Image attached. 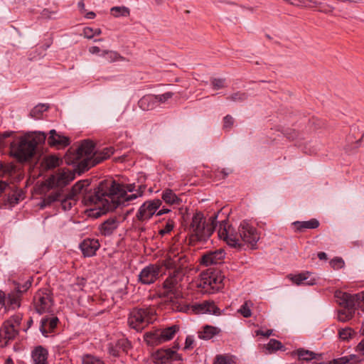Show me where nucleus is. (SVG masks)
I'll return each mask as SVG.
<instances>
[{
    "instance_id": "f257e3e1",
    "label": "nucleus",
    "mask_w": 364,
    "mask_h": 364,
    "mask_svg": "<svg viewBox=\"0 0 364 364\" xmlns=\"http://www.w3.org/2000/svg\"><path fill=\"white\" fill-rule=\"evenodd\" d=\"M163 267L169 271L168 277L162 284L163 289L166 291L164 296H168V294H173L176 291L183 277L188 272V258L183 253H171L161 262L144 267L138 276L139 282L144 285L154 284L165 274H161Z\"/></svg>"
},
{
    "instance_id": "f03ea898",
    "label": "nucleus",
    "mask_w": 364,
    "mask_h": 364,
    "mask_svg": "<svg viewBox=\"0 0 364 364\" xmlns=\"http://www.w3.org/2000/svg\"><path fill=\"white\" fill-rule=\"evenodd\" d=\"M90 181L82 180L77 182L72 188L70 193L75 198L82 195V202L87 206H95L93 215L97 218L109 211L117 208L119 203L116 195L122 196L124 191L119 188V183L112 180H105L100 183L93 191L89 188Z\"/></svg>"
},
{
    "instance_id": "7ed1b4c3",
    "label": "nucleus",
    "mask_w": 364,
    "mask_h": 364,
    "mask_svg": "<svg viewBox=\"0 0 364 364\" xmlns=\"http://www.w3.org/2000/svg\"><path fill=\"white\" fill-rule=\"evenodd\" d=\"M46 134L43 132H28L16 138L10 144V153L19 162L31 159L36 151L38 145L43 144Z\"/></svg>"
},
{
    "instance_id": "20e7f679",
    "label": "nucleus",
    "mask_w": 364,
    "mask_h": 364,
    "mask_svg": "<svg viewBox=\"0 0 364 364\" xmlns=\"http://www.w3.org/2000/svg\"><path fill=\"white\" fill-rule=\"evenodd\" d=\"M216 218V215L211 216L208 222H206L202 213H196L188 228L190 243L206 241L215 230Z\"/></svg>"
},
{
    "instance_id": "39448f33",
    "label": "nucleus",
    "mask_w": 364,
    "mask_h": 364,
    "mask_svg": "<svg viewBox=\"0 0 364 364\" xmlns=\"http://www.w3.org/2000/svg\"><path fill=\"white\" fill-rule=\"evenodd\" d=\"M224 279L220 271L208 269L200 274L197 286L203 294H214L224 287Z\"/></svg>"
},
{
    "instance_id": "423d86ee",
    "label": "nucleus",
    "mask_w": 364,
    "mask_h": 364,
    "mask_svg": "<svg viewBox=\"0 0 364 364\" xmlns=\"http://www.w3.org/2000/svg\"><path fill=\"white\" fill-rule=\"evenodd\" d=\"M95 145L91 141H84L77 149L70 148L66 157L70 160L68 163L78 162L79 168L82 171L88 170L90 168L83 167L82 163L87 159H94Z\"/></svg>"
},
{
    "instance_id": "0eeeda50",
    "label": "nucleus",
    "mask_w": 364,
    "mask_h": 364,
    "mask_svg": "<svg viewBox=\"0 0 364 364\" xmlns=\"http://www.w3.org/2000/svg\"><path fill=\"white\" fill-rule=\"evenodd\" d=\"M57 200L60 201L62 208L64 210H69L75 205L77 198L70 193L65 197H63V191L57 190L50 193L43 199L41 207L44 208Z\"/></svg>"
},
{
    "instance_id": "6e6552de",
    "label": "nucleus",
    "mask_w": 364,
    "mask_h": 364,
    "mask_svg": "<svg viewBox=\"0 0 364 364\" xmlns=\"http://www.w3.org/2000/svg\"><path fill=\"white\" fill-rule=\"evenodd\" d=\"M53 300L48 289L38 290L33 296V306L37 313L43 314L52 311Z\"/></svg>"
},
{
    "instance_id": "1a4fd4ad",
    "label": "nucleus",
    "mask_w": 364,
    "mask_h": 364,
    "mask_svg": "<svg viewBox=\"0 0 364 364\" xmlns=\"http://www.w3.org/2000/svg\"><path fill=\"white\" fill-rule=\"evenodd\" d=\"M75 178V173L70 170L63 168L51 175L47 180L48 186L53 188H63Z\"/></svg>"
},
{
    "instance_id": "9d476101",
    "label": "nucleus",
    "mask_w": 364,
    "mask_h": 364,
    "mask_svg": "<svg viewBox=\"0 0 364 364\" xmlns=\"http://www.w3.org/2000/svg\"><path fill=\"white\" fill-rule=\"evenodd\" d=\"M161 205L159 199L147 200L144 203L136 214V219L140 223H146L155 214Z\"/></svg>"
},
{
    "instance_id": "9b49d317",
    "label": "nucleus",
    "mask_w": 364,
    "mask_h": 364,
    "mask_svg": "<svg viewBox=\"0 0 364 364\" xmlns=\"http://www.w3.org/2000/svg\"><path fill=\"white\" fill-rule=\"evenodd\" d=\"M239 233L242 241L252 246L256 245L260 237L257 229L246 221L240 223Z\"/></svg>"
},
{
    "instance_id": "f8f14e48",
    "label": "nucleus",
    "mask_w": 364,
    "mask_h": 364,
    "mask_svg": "<svg viewBox=\"0 0 364 364\" xmlns=\"http://www.w3.org/2000/svg\"><path fill=\"white\" fill-rule=\"evenodd\" d=\"M218 236L220 239L225 240L227 244L232 247H241V237L240 233L234 232L233 230L228 226L226 228L225 224H221L218 230Z\"/></svg>"
},
{
    "instance_id": "ddd939ff",
    "label": "nucleus",
    "mask_w": 364,
    "mask_h": 364,
    "mask_svg": "<svg viewBox=\"0 0 364 364\" xmlns=\"http://www.w3.org/2000/svg\"><path fill=\"white\" fill-rule=\"evenodd\" d=\"M19 329L11 326L8 323H3L0 328V347H6L10 341L16 338Z\"/></svg>"
},
{
    "instance_id": "4468645a",
    "label": "nucleus",
    "mask_w": 364,
    "mask_h": 364,
    "mask_svg": "<svg viewBox=\"0 0 364 364\" xmlns=\"http://www.w3.org/2000/svg\"><path fill=\"white\" fill-rule=\"evenodd\" d=\"M0 172L3 176H7L14 181H19L23 178L21 168L14 163L0 161Z\"/></svg>"
},
{
    "instance_id": "2eb2a0df",
    "label": "nucleus",
    "mask_w": 364,
    "mask_h": 364,
    "mask_svg": "<svg viewBox=\"0 0 364 364\" xmlns=\"http://www.w3.org/2000/svg\"><path fill=\"white\" fill-rule=\"evenodd\" d=\"M114 152V149L112 146L105 147L101 151H96L94 154V159H87L83 161V167L91 168L109 158Z\"/></svg>"
},
{
    "instance_id": "dca6fc26",
    "label": "nucleus",
    "mask_w": 364,
    "mask_h": 364,
    "mask_svg": "<svg viewBox=\"0 0 364 364\" xmlns=\"http://www.w3.org/2000/svg\"><path fill=\"white\" fill-rule=\"evenodd\" d=\"M141 309L134 308L129 314L128 324L136 331H141L147 326V320L141 318Z\"/></svg>"
},
{
    "instance_id": "f3484780",
    "label": "nucleus",
    "mask_w": 364,
    "mask_h": 364,
    "mask_svg": "<svg viewBox=\"0 0 364 364\" xmlns=\"http://www.w3.org/2000/svg\"><path fill=\"white\" fill-rule=\"evenodd\" d=\"M154 362L156 364H163L168 361H174L179 359L178 353L171 349H159L154 354Z\"/></svg>"
},
{
    "instance_id": "a211bd4d",
    "label": "nucleus",
    "mask_w": 364,
    "mask_h": 364,
    "mask_svg": "<svg viewBox=\"0 0 364 364\" xmlns=\"http://www.w3.org/2000/svg\"><path fill=\"white\" fill-rule=\"evenodd\" d=\"M225 257V252L219 249L215 251H210L204 254L200 259V264L205 266L220 263Z\"/></svg>"
},
{
    "instance_id": "6ab92c4d",
    "label": "nucleus",
    "mask_w": 364,
    "mask_h": 364,
    "mask_svg": "<svg viewBox=\"0 0 364 364\" xmlns=\"http://www.w3.org/2000/svg\"><path fill=\"white\" fill-rule=\"evenodd\" d=\"M49 134L47 141L48 145L51 147L60 149L66 147L70 144L69 138L59 134L55 129L50 130Z\"/></svg>"
},
{
    "instance_id": "aec40b11",
    "label": "nucleus",
    "mask_w": 364,
    "mask_h": 364,
    "mask_svg": "<svg viewBox=\"0 0 364 364\" xmlns=\"http://www.w3.org/2000/svg\"><path fill=\"white\" fill-rule=\"evenodd\" d=\"M100 247V242L97 239L87 238L80 244V249L85 257L94 256Z\"/></svg>"
},
{
    "instance_id": "412c9836",
    "label": "nucleus",
    "mask_w": 364,
    "mask_h": 364,
    "mask_svg": "<svg viewBox=\"0 0 364 364\" xmlns=\"http://www.w3.org/2000/svg\"><path fill=\"white\" fill-rule=\"evenodd\" d=\"M192 311L196 314L209 313L215 315L220 314V309L213 301H204L200 304H195L191 306Z\"/></svg>"
},
{
    "instance_id": "4be33fe9",
    "label": "nucleus",
    "mask_w": 364,
    "mask_h": 364,
    "mask_svg": "<svg viewBox=\"0 0 364 364\" xmlns=\"http://www.w3.org/2000/svg\"><path fill=\"white\" fill-rule=\"evenodd\" d=\"M48 350L42 346L35 347L31 351L32 364H49Z\"/></svg>"
},
{
    "instance_id": "5701e85b",
    "label": "nucleus",
    "mask_w": 364,
    "mask_h": 364,
    "mask_svg": "<svg viewBox=\"0 0 364 364\" xmlns=\"http://www.w3.org/2000/svg\"><path fill=\"white\" fill-rule=\"evenodd\" d=\"M288 277L296 285L313 286L316 283V279L312 277V274L309 272L296 275L289 274Z\"/></svg>"
},
{
    "instance_id": "b1692460",
    "label": "nucleus",
    "mask_w": 364,
    "mask_h": 364,
    "mask_svg": "<svg viewBox=\"0 0 364 364\" xmlns=\"http://www.w3.org/2000/svg\"><path fill=\"white\" fill-rule=\"evenodd\" d=\"M58 318L56 316L43 318L41 321L40 331L42 334L48 337L50 333L54 332L58 323Z\"/></svg>"
},
{
    "instance_id": "393cba45",
    "label": "nucleus",
    "mask_w": 364,
    "mask_h": 364,
    "mask_svg": "<svg viewBox=\"0 0 364 364\" xmlns=\"http://www.w3.org/2000/svg\"><path fill=\"white\" fill-rule=\"evenodd\" d=\"M335 297L339 305L350 309L355 307V294H350L338 290L335 292Z\"/></svg>"
},
{
    "instance_id": "a878e982",
    "label": "nucleus",
    "mask_w": 364,
    "mask_h": 364,
    "mask_svg": "<svg viewBox=\"0 0 364 364\" xmlns=\"http://www.w3.org/2000/svg\"><path fill=\"white\" fill-rule=\"evenodd\" d=\"M23 198V192L21 189L17 188L15 185L12 184L11 192H9L4 200L11 206L18 204L21 200Z\"/></svg>"
},
{
    "instance_id": "bb28decb",
    "label": "nucleus",
    "mask_w": 364,
    "mask_h": 364,
    "mask_svg": "<svg viewBox=\"0 0 364 364\" xmlns=\"http://www.w3.org/2000/svg\"><path fill=\"white\" fill-rule=\"evenodd\" d=\"M119 222L116 218H109L100 226V233L104 236L111 235L117 228Z\"/></svg>"
},
{
    "instance_id": "cd10ccee",
    "label": "nucleus",
    "mask_w": 364,
    "mask_h": 364,
    "mask_svg": "<svg viewBox=\"0 0 364 364\" xmlns=\"http://www.w3.org/2000/svg\"><path fill=\"white\" fill-rule=\"evenodd\" d=\"M139 107L144 111L154 109L156 105V100L154 95H146L142 97L138 102Z\"/></svg>"
},
{
    "instance_id": "c85d7f7f",
    "label": "nucleus",
    "mask_w": 364,
    "mask_h": 364,
    "mask_svg": "<svg viewBox=\"0 0 364 364\" xmlns=\"http://www.w3.org/2000/svg\"><path fill=\"white\" fill-rule=\"evenodd\" d=\"M297 232H303L305 229H316L319 226L317 219L313 218L309 221H295L292 223Z\"/></svg>"
},
{
    "instance_id": "c756f323",
    "label": "nucleus",
    "mask_w": 364,
    "mask_h": 364,
    "mask_svg": "<svg viewBox=\"0 0 364 364\" xmlns=\"http://www.w3.org/2000/svg\"><path fill=\"white\" fill-rule=\"evenodd\" d=\"M19 292H12L9 294L8 296L6 297V307L5 311L10 309H16L20 306V295Z\"/></svg>"
},
{
    "instance_id": "7c9ffc66",
    "label": "nucleus",
    "mask_w": 364,
    "mask_h": 364,
    "mask_svg": "<svg viewBox=\"0 0 364 364\" xmlns=\"http://www.w3.org/2000/svg\"><path fill=\"white\" fill-rule=\"evenodd\" d=\"M140 309L141 312H142L141 318H143V320H147V326L156 320V312L154 307L145 306Z\"/></svg>"
},
{
    "instance_id": "2f4dec72",
    "label": "nucleus",
    "mask_w": 364,
    "mask_h": 364,
    "mask_svg": "<svg viewBox=\"0 0 364 364\" xmlns=\"http://www.w3.org/2000/svg\"><path fill=\"white\" fill-rule=\"evenodd\" d=\"M160 330L154 332H148L144 335V341L149 346H157L163 343L160 336Z\"/></svg>"
},
{
    "instance_id": "473e14b6",
    "label": "nucleus",
    "mask_w": 364,
    "mask_h": 364,
    "mask_svg": "<svg viewBox=\"0 0 364 364\" xmlns=\"http://www.w3.org/2000/svg\"><path fill=\"white\" fill-rule=\"evenodd\" d=\"M178 330L179 326L177 325H173L170 327L160 330V336L163 343L171 340Z\"/></svg>"
},
{
    "instance_id": "72a5a7b5",
    "label": "nucleus",
    "mask_w": 364,
    "mask_h": 364,
    "mask_svg": "<svg viewBox=\"0 0 364 364\" xmlns=\"http://www.w3.org/2000/svg\"><path fill=\"white\" fill-rule=\"evenodd\" d=\"M61 163L62 159L55 155L48 156L43 161V164L46 169L55 168L59 166Z\"/></svg>"
},
{
    "instance_id": "f704fd0d",
    "label": "nucleus",
    "mask_w": 364,
    "mask_h": 364,
    "mask_svg": "<svg viewBox=\"0 0 364 364\" xmlns=\"http://www.w3.org/2000/svg\"><path fill=\"white\" fill-rule=\"evenodd\" d=\"M162 199L169 205L179 204L181 199L171 189H166L162 193Z\"/></svg>"
},
{
    "instance_id": "c9c22d12",
    "label": "nucleus",
    "mask_w": 364,
    "mask_h": 364,
    "mask_svg": "<svg viewBox=\"0 0 364 364\" xmlns=\"http://www.w3.org/2000/svg\"><path fill=\"white\" fill-rule=\"evenodd\" d=\"M217 333V328L211 326H205L203 330L199 332L198 337L201 339L209 340Z\"/></svg>"
},
{
    "instance_id": "e433bc0d",
    "label": "nucleus",
    "mask_w": 364,
    "mask_h": 364,
    "mask_svg": "<svg viewBox=\"0 0 364 364\" xmlns=\"http://www.w3.org/2000/svg\"><path fill=\"white\" fill-rule=\"evenodd\" d=\"M355 308L352 307L348 308L344 307V309L340 310L338 314V319L340 321L346 322L351 319L353 316V314L355 313Z\"/></svg>"
},
{
    "instance_id": "4c0bfd02",
    "label": "nucleus",
    "mask_w": 364,
    "mask_h": 364,
    "mask_svg": "<svg viewBox=\"0 0 364 364\" xmlns=\"http://www.w3.org/2000/svg\"><path fill=\"white\" fill-rule=\"evenodd\" d=\"M119 188L121 191H124V194H123L122 196L116 195V198L119 202V203L117 205V208L120 205H124L125 202L136 199L139 196H141V193H132L130 195H127V191L124 189L121 184H119Z\"/></svg>"
},
{
    "instance_id": "58836bf2",
    "label": "nucleus",
    "mask_w": 364,
    "mask_h": 364,
    "mask_svg": "<svg viewBox=\"0 0 364 364\" xmlns=\"http://www.w3.org/2000/svg\"><path fill=\"white\" fill-rule=\"evenodd\" d=\"M297 355L299 360L309 361L316 359L317 355L312 351L301 348L297 350Z\"/></svg>"
},
{
    "instance_id": "ea45409f",
    "label": "nucleus",
    "mask_w": 364,
    "mask_h": 364,
    "mask_svg": "<svg viewBox=\"0 0 364 364\" xmlns=\"http://www.w3.org/2000/svg\"><path fill=\"white\" fill-rule=\"evenodd\" d=\"M283 347L282 343L276 339H270L269 343L264 346L266 350L269 353L280 350Z\"/></svg>"
},
{
    "instance_id": "a19ab883",
    "label": "nucleus",
    "mask_w": 364,
    "mask_h": 364,
    "mask_svg": "<svg viewBox=\"0 0 364 364\" xmlns=\"http://www.w3.org/2000/svg\"><path fill=\"white\" fill-rule=\"evenodd\" d=\"M248 95L246 92L239 91L231 94L227 97V100L234 102H242L245 101Z\"/></svg>"
},
{
    "instance_id": "79ce46f5",
    "label": "nucleus",
    "mask_w": 364,
    "mask_h": 364,
    "mask_svg": "<svg viewBox=\"0 0 364 364\" xmlns=\"http://www.w3.org/2000/svg\"><path fill=\"white\" fill-rule=\"evenodd\" d=\"M111 14L114 17L128 16L129 15V9L125 6H115L111 9Z\"/></svg>"
},
{
    "instance_id": "37998d69",
    "label": "nucleus",
    "mask_w": 364,
    "mask_h": 364,
    "mask_svg": "<svg viewBox=\"0 0 364 364\" xmlns=\"http://www.w3.org/2000/svg\"><path fill=\"white\" fill-rule=\"evenodd\" d=\"M210 83L214 90H220L227 87L226 79L223 77H213Z\"/></svg>"
},
{
    "instance_id": "c03bdc74",
    "label": "nucleus",
    "mask_w": 364,
    "mask_h": 364,
    "mask_svg": "<svg viewBox=\"0 0 364 364\" xmlns=\"http://www.w3.org/2000/svg\"><path fill=\"white\" fill-rule=\"evenodd\" d=\"M48 107L44 104H40L36 106L30 112L31 117L38 119L41 114L48 109Z\"/></svg>"
},
{
    "instance_id": "a18cd8bd",
    "label": "nucleus",
    "mask_w": 364,
    "mask_h": 364,
    "mask_svg": "<svg viewBox=\"0 0 364 364\" xmlns=\"http://www.w3.org/2000/svg\"><path fill=\"white\" fill-rule=\"evenodd\" d=\"M252 304L251 301H245L238 310V312L242 315L245 318H249L252 315L251 306Z\"/></svg>"
},
{
    "instance_id": "49530a36",
    "label": "nucleus",
    "mask_w": 364,
    "mask_h": 364,
    "mask_svg": "<svg viewBox=\"0 0 364 364\" xmlns=\"http://www.w3.org/2000/svg\"><path fill=\"white\" fill-rule=\"evenodd\" d=\"M214 364H235V362L229 355H218L215 358Z\"/></svg>"
},
{
    "instance_id": "de8ad7c7",
    "label": "nucleus",
    "mask_w": 364,
    "mask_h": 364,
    "mask_svg": "<svg viewBox=\"0 0 364 364\" xmlns=\"http://www.w3.org/2000/svg\"><path fill=\"white\" fill-rule=\"evenodd\" d=\"M103 55H107V60L110 63L124 60V58L118 53L112 50H104Z\"/></svg>"
},
{
    "instance_id": "09e8293b",
    "label": "nucleus",
    "mask_w": 364,
    "mask_h": 364,
    "mask_svg": "<svg viewBox=\"0 0 364 364\" xmlns=\"http://www.w3.org/2000/svg\"><path fill=\"white\" fill-rule=\"evenodd\" d=\"M355 331L351 328H345L339 331V338L343 341H348L352 338Z\"/></svg>"
},
{
    "instance_id": "8fccbe9b",
    "label": "nucleus",
    "mask_w": 364,
    "mask_h": 364,
    "mask_svg": "<svg viewBox=\"0 0 364 364\" xmlns=\"http://www.w3.org/2000/svg\"><path fill=\"white\" fill-rule=\"evenodd\" d=\"M82 362V364H105L102 360L91 355H84Z\"/></svg>"
},
{
    "instance_id": "3c124183",
    "label": "nucleus",
    "mask_w": 364,
    "mask_h": 364,
    "mask_svg": "<svg viewBox=\"0 0 364 364\" xmlns=\"http://www.w3.org/2000/svg\"><path fill=\"white\" fill-rule=\"evenodd\" d=\"M174 225L175 223L173 220H168L165 225L159 231V234L161 236L168 234L173 229Z\"/></svg>"
},
{
    "instance_id": "603ef678",
    "label": "nucleus",
    "mask_w": 364,
    "mask_h": 364,
    "mask_svg": "<svg viewBox=\"0 0 364 364\" xmlns=\"http://www.w3.org/2000/svg\"><path fill=\"white\" fill-rule=\"evenodd\" d=\"M117 347L122 352L127 353L131 348V343L127 339L122 338L117 341Z\"/></svg>"
},
{
    "instance_id": "864d4df0",
    "label": "nucleus",
    "mask_w": 364,
    "mask_h": 364,
    "mask_svg": "<svg viewBox=\"0 0 364 364\" xmlns=\"http://www.w3.org/2000/svg\"><path fill=\"white\" fill-rule=\"evenodd\" d=\"M21 319V316L14 315L10 317L8 320L5 321L4 323H8V324H11V326L19 329Z\"/></svg>"
},
{
    "instance_id": "5fc2aeb1",
    "label": "nucleus",
    "mask_w": 364,
    "mask_h": 364,
    "mask_svg": "<svg viewBox=\"0 0 364 364\" xmlns=\"http://www.w3.org/2000/svg\"><path fill=\"white\" fill-rule=\"evenodd\" d=\"M12 185L8 183L6 181H0V197L4 198L9 192H11Z\"/></svg>"
},
{
    "instance_id": "6e6d98bb",
    "label": "nucleus",
    "mask_w": 364,
    "mask_h": 364,
    "mask_svg": "<svg viewBox=\"0 0 364 364\" xmlns=\"http://www.w3.org/2000/svg\"><path fill=\"white\" fill-rule=\"evenodd\" d=\"M355 308L364 311V291L355 294Z\"/></svg>"
},
{
    "instance_id": "4d7b16f0",
    "label": "nucleus",
    "mask_w": 364,
    "mask_h": 364,
    "mask_svg": "<svg viewBox=\"0 0 364 364\" xmlns=\"http://www.w3.org/2000/svg\"><path fill=\"white\" fill-rule=\"evenodd\" d=\"M174 93L172 92H167L162 95H154L156 100V105L159 103H164L173 96Z\"/></svg>"
},
{
    "instance_id": "13d9d810",
    "label": "nucleus",
    "mask_w": 364,
    "mask_h": 364,
    "mask_svg": "<svg viewBox=\"0 0 364 364\" xmlns=\"http://www.w3.org/2000/svg\"><path fill=\"white\" fill-rule=\"evenodd\" d=\"M234 122H235V120L231 115H230V114L226 115L223 118V129L224 130H228V131L230 130L232 128V127L233 126Z\"/></svg>"
},
{
    "instance_id": "bf43d9fd",
    "label": "nucleus",
    "mask_w": 364,
    "mask_h": 364,
    "mask_svg": "<svg viewBox=\"0 0 364 364\" xmlns=\"http://www.w3.org/2000/svg\"><path fill=\"white\" fill-rule=\"evenodd\" d=\"M330 264L333 269H338L344 266V261L340 257H336L330 262Z\"/></svg>"
},
{
    "instance_id": "052dcab7",
    "label": "nucleus",
    "mask_w": 364,
    "mask_h": 364,
    "mask_svg": "<svg viewBox=\"0 0 364 364\" xmlns=\"http://www.w3.org/2000/svg\"><path fill=\"white\" fill-rule=\"evenodd\" d=\"M355 358V355H350V356H345L333 360L334 364H346L349 361L353 360Z\"/></svg>"
},
{
    "instance_id": "680f3d73",
    "label": "nucleus",
    "mask_w": 364,
    "mask_h": 364,
    "mask_svg": "<svg viewBox=\"0 0 364 364\" xmlns=\"http://www.w3.org/2000/svg\"><path fill=\"white\" fill-rule=\"evenodd\" d=\"M31 286V281L27 280L23 285L16 287L17 291L20 294L26 291Z\"/></svg>"
},
{
    "instance_id": "e2e57ef3",
    "label": "nucleus",
    "mask_w": 364,
    "mask_h": 364,
    "mask_svg": "<svg viewBox=\"0 0 364 364\" xmlns=\"http://www.w3.org/2000/svg\"><path fill=\"white\" fill-rule=\"evenodd\" d=\"M84 36L88 39H91L95 36L94 29L90 27H86L83 29Z\"/></svg>"
},
{
    "instance_id": "0e129e2a",
    "label": "nucleus",
    "mask_w": 364,
    "mask_h": 364,
    "mask_svg": "<svg viewBox=\"0 0 364 364\" xmlns=\"http://www.w3.org/2000/svg\"><path fill=\"white\" fill-rule=\"evenodd\" d=\"M272 333L273 331L272 329H268L265 331L259 329L255 331L256 336H262L267 338L269 337L272 334Z\"/></svg>"
},
{
    "instance_id": "69168bd1",
    "label": "nucleus",
    "mask_w": 364,
    "mask_h": 364,
    "mask_svg": "<svg viewBox=\"0 0 364 364\" xmlns=\"http://www.w3.org/2000/svg\"><path fill=\"white\" fill-rule=\"evenodd\" d=\"M193 337L191 336H187L185 342V348H193Z\"/></svg>"
},
{
    "instance_id": "338daca9",
    "label": "nucleus",
    "mask_w": 364,
    "mask_h": 364,
    "mask_svg": "<svg viewBox=\"0 0 364 364\" xmlns=\"http://www.w3.org/2000/svg\"><path fill=\"white\" fill-rule=\"evenodd\" d=\"M135 228L138 230L139 232H143L146 230V228L144 225V223H140L137 220L134 222Z\"/></svg>"
},
{
    "instance_id": "774afa93",
    "label": "nucleus",
    "mask_w": 364,
    "mask_h": 364,
    "mask_svg": "<svg viewBox=\"0 0 364 364\" xmlns=\"http://www.w3.org/2000/svg\"><path fill=\"white\" fill-rule=\"evenodd\" d=\"M356 350L364 355V338L357 346Z\"/></svg>"
}]
</instances>
